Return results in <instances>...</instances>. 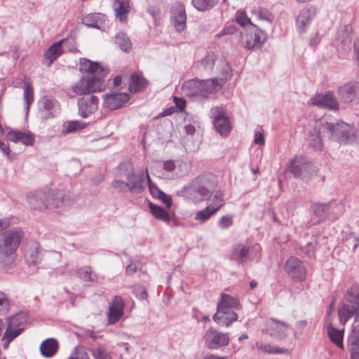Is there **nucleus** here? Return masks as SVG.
I'll list each match as a JSON object with an SVG mask.
<instances>
[{"label": "nucleus", "mask_w": 359, "mask_h": 359, "mask_svg": "<svg viewBox=\"0 0 359 359\" xmlns=\"http://www.w3.org/2000/svg\"><path fill=\"white\" fill-rule=\"evenodd\" d=\"M80 71L84 74L81 79L72 85V89L79 95L90 94L104 89L103 78L108 74V69L86 58L80 60Z\"/></svg>", "instance_id": "nucleus-1"}, {"label": "nucleus", "mask_w": 359, "mask_h": 359, "mask_svg": "<svg viewBox=\"0 0 359 359\" xmlns=\"http://www.w3.org/2000/svg\"><path fill=\"white\" fill-rule=\"evenodd\" d=\"M217 186V181L214 175H202L191 182L187 189V194L196 202L203 201L210 196Z\"/></svg>", "instance_id": "nucleus-2"}, {"label": "nucleus", "mask_w": 359, "mask_h": 359, "mask_svg": "<svg viewBox=\"0 0 359 359\" xmlns=\"http://www.w3.org/2000/svg\"><path fill=\"white\" fill-rule=\"evenodd\" d=\"M224 86L219 78L199 79L194 78L183 83L182 88L187 96L207 97L208 94L220 90Z\"/></svg>", "instance_id": "nucleus-3"}, {"label": "nucleus", "mask_w": 359, "mask_h": 359, "mask_svg": "<svg viewBox=\"0 0 359 359\" xmlns=\"http://www.w3.org/2000/svg\"><path fill=\"white\" fill-rule=\"evenodd\" d=\"M23 235V231L16 228L7 230L0 236V263L7 264L6 259L15 252Z\"/></svg>", "instance_id": "nucleus-4"}, {"label": "nucleus", "mask_w": 359, "mask_h": 359, "mask_svg": "<svg viewBox=\"0 0 359 359\" xmlns=\"http://www.w3.org/2000/svg\"><path fill=\"white\" fill-rule=\"evenodd\" d=\"M287 170L297 179L308 180L316 174L317 168L306 156L297 155L289 161Z\"/></svg>", "instance_id": "nucleus-5"}, {"label": "nucleus", "mask_w": 359, "mask_h": 359, "mask_svg": "<svg viewBox=\"0 0 359 359\" xmlns=\"http://www.w3.org/2000/svg\"><path fill=\"white\" fill-rule=\"evenodd\" d=\"M261 247L259 244L238 243L233 246L231 259L240 263L252 261L259 257Z\"/></svg>", "instance_id": "nucleus-6"}, {"label": "nucleus", "mask_w": 359, "mask_h": 359, "mask_svg": "<svg viewBox=\"0 0 359 359\" xmlns=\"http://www.w3.org/2000/svg\"><path fill=\"white\" fill-rule=\"evenodd\" d=\"M357 139V130L353 126H351L344 121L335 123L334 140L341 144L353 143Z\"/></svg>", "instance_id": "nucleus-7"}, {"label": "nucleus", "mask_w": 359, "mask_h": 359, "mask_svg": "<svg viewBox=\"0 0 359 359\" xmlns=\"http://www.w3.org/2000/svg\"><path fill=\"white\" fill-rule=\"evenodd\" d=\"M203 339L205 346L209 349H217L219 347L228 345L229 343L228 334L220 332L212 327L206 330Z\"/></svg>", "instance_id": "nucleus-8"}, {"label": "nucleus", "mask_w": 359, "mask_h": 359, "mask_svg": "<svg viewBox=\"0 0 359 359\" xmlns=\"http://www.w3.org/2000/svg\"><path fill=\"white\" fill-rule=\"evenodd\" d=\"M285 271L294 281L302 282L306 279V268L303 262L295 257H290L287 260Z\"/></svg>", "instance_id": "nucleus-9"}, {"label": "nucleus", "mask_w": 359, "mask_h": 359, "mask_svg": "<svg viewBox=\"0 0 359 359\" xmlns=\"http://www.w3.org/2000/svg\"><path fill=\"white\" fill-rule=\"evenodd\" d=\"M214 126L222 136H227L231 131L229 118L222 107H215L211 109Z\"/></svg>", "instance_id": "nucleus-10"}, {"label": "nucleus", "mask_w": 359, "mask_h": 359, "mask_svg": "<svg viewBox=\"0 0 359 359\" xmlns=\"http://www.w3.org/2000/svg\"><path fill=\"white\" fill-rule=\"evenodd\" d=\"M316 16V10L313 7L303 8L296 17V29L299 34L307 32L309 27Z\"/></svg>", "instance_id": "nucleus-11"}, {"label": "nucleus", "mask_w": 359, "mask_h": 359, "mask_svg": "<svg viewBox=\"0 0 359 359\" xmlns=\"http://www.w3.org/2000/svg\"><path fill=\"white\" fill-rule=\"evenodd\" d=\"M290 329V327L286 322L272 318L268 324L266 333L276 339L283 340L287 337Z\"/></svg>", "instance_id": "nucleus-12"}, {"label": "nucleus", "mask_w": 359, "mask_h": 359, "mask_svg": "<svg viewBox=\"0 0 359 359\" xmlns=\"http://www.w3.org/2000/svg\"><path fill=\"white\" fill-rule=\"evenodd\" d=\"M339 97L346 103L359 102V83L349 82L338 89Z\"/></svg>", "instance_id": "nucleus-13"}, {"label": "nucleus", "mask_w": 359, "mask_h": 359, "mask_svg": "<svg viewBox=\"0 0 359 359\" xmlns=\"http://www.w3.org/2000/svg\"><path fill=\"white\" fill-rule=\"evenodd\" d=\"M79 115L86 118L98 109V98L95 95H86L78 100Z\"/></svg>", "instance_id": "nucleus-14"}, {"label": "nucleus", "mask_w": 359, "mask_h": 359, "mask_svg": "<svg viewBox=\"0 0 359 359\" xmlns=\"http://www.w3.org/2000/svg\"><path fill=\"white\" fill-rule=\"evenodd\" d=\"M216 61V55L214 53H208L204 57L198 60L194 65V70L196 74L205 76H209L213 71Z\"/></svg>", "instance_id": "nucleus-15"}, {"label": "nucleus", "mask_w": 359, "mask_h": 359, "mask_svg": "<svg viewBox=\"0 0 359 359\" xmlns=\"http://www.w3.org/2000/svg\"><path fill=\"white\" fill-rule=\"evenodd\" d=\"M348 349L351 359H359V314L355 317L351 333L347 340Z\"/></svg>", "instance_id": "nucleus-16"}, {"label": "nucleus", "mask_w": 359, "mask_h": 359, "mask_svg": "<svg viewBox=\"0 0 359 359\" xmlns=\"http://www.w3.org/2000/svg\"><path fill=\"white\" fill-rule=\"evenodd\" d=\"M124 308L125 302L122 297L116 295L113 298L109 307L107 318L109 324H115L119 320L123 315Z\"/></svg>", "instance_id": "nucleus-17"}, {"label": "nucleus", "mask_w": 359, "mask_h": 359, "mask_svg": "<svg viewBox=\"0 0 359 359\" xmlns=\"http://www.w3.org/2000/svg\"><path fill=\"white\" fill-rule=\"evenodd\" d=\"M27 201L32 208L43 211L48 209L47 194L45 190H38L29 192L27 195Z\"/></svg>", "instance_id": "nucleus-18"}, {"label": "nucleus", "mask_w": 359, "mask_h": 359, "mask_svg": "<svg viewBox=\"0 0 359 359\" xmlns=\"http://www.w3.org/2000/svg\"><path fill=\"white\" fill-rule=\"evenodd\" d=\"M244 47L247 49L259 48L266 39V34L260 29L248 31L244 36Z\"/></svg>", "instance_id": "nucleus-19"}, {"label": "nucleus", "mask_w": 359, "mask_h": 359, "mask_svg": "<svg viewBox=\"0 0 359 359\" xmlns=\"http://www.w3.org/2000/svg\"><path fill=\"white\" fill-rule=\"evenodd\" d=\"M171 20L177 32L183 31L186 27L187 14L183 4H177L171 10Z\"/></svg>", "instance_id": "nucleus-20"}, {"label": "nucleus", "mask_w": 359, "mask_h": 359, "mask_svg": "<svg viewBox=\"0 0 359 359\" xmlns=\"http://www.w3.org/2000/svg\"><path fill=\"white\" fill-rule=\"evenodd\" d=\"M129 100V95L123 93H111L104 96V105L109 110L121 107Z\"/></svg>", "instance_id": "nucleus-21"}, {"label": "nucleus", "mask_w": 359, "mask_h": 359, "mask_svg": "<svg viewBox=\"0 0 359 359\" xmlns=\"http://www.w3.org/2000/svg\"><path fill=\"white\" fill-rule=\"evenodd\" d=\"M313 105L328 108L332 109H337L339 103L334 95L332 93H327L325 95H317L310 100Z\"/></svg>", "instance_id": "nucleus-22"}, {"label": "nucleus", "mask_w": 359, "mask_h": 359, "mask_svg": "<svg viewBox=\"0 0 359 359\" xmlns=\"http://www.w3.org/2000/svg\"><path fill=\"white\" fill-rule=\"evenodd\" d=\"M57 102L50 96H43L38 102V109L42 118L53 117V111L57 107Z\"/></svg>", "instance_id": "nucleus-23"}, {"label": "nucleus", "mask_w": 359, "mask_h": 359, "mask_svg": "<svg viewBox=\"0 0 359 359\" xmlns=\"http://www.w3.org/2000/svg\"><path fill=\"white\" fill-rule=\"evenodd\" d=\"M226 309H227L223 311H225V313H222L221 314H218V309H217V313L212 318L214 321L221 326L229 327L233 322L238 319V315L235 310H238L239 309L231 307H227Z\"/></svg>", "instance_id": "nucleus-24"}, {"label": "nucleus", "mask_w": 359, "mask_h": 359, "mask_svg": "<svg viewBox=\"0 0 359 359\" xmlns=\"http://www.w3.org/2000/svg\"><path fill=\"white\" fill-rule=\"evenodd\" d=\"M216 73L218 74V76L216 78H219V82L222 83L223 86L231 78V67L225 58H221L217 61Z\"/></svg>", "instance_id": "nucleus-25"}, {"label": "nucleus", "mask_w": 359, "mask_h": 359, "mask_svg": "<svg viewBox=\"0 0 359 359\" xmlns=\"http://www.w3.org/2000/svg\"><path fill=\"white\" fill-rule=\"evenodd\" d=\"M8 138L15 143L22 142L26 146H31L34 142V136L30 133L11 130L8 133Z\"/></svg>", "instance_id": "nucleus-26"}, {"label": "nucleus", "mask_w": 359, "mask_h": 359, "mask_svg": "<svg viewBox=\"0 0 359 359\" xmlns=\"http://www.w3.org/2000/svg\"><path fill=\"white\" fill-rule=\"evenodd\" d=\"M48 208H55L62 206L65 202V193L62 190L47 189Z\"/></svg>", "instance_id": "nucleus-27"}, {"label": "nucleus", "mask_w": 359, "mask_h": 359, "mask_svg": "<svg viewBox=\"0 0 359 359\" xmlns=\"http://www.w3.org/2000/svg\"><path fill=\"white\" fill-rule=\"evenodd\" d=\"M227 307L240 309L241 304L239 301L235 297L228 294L222 293L217 306L218 314L225 313V311H223L227 309Z\"/></svg>", "instance_id": "nucleus-28"}, {"label": "nucleus", "mask_w": 359, "mask_h": 359, "mask_svg": "<svg viewBox=\"0 0 359 359\" xmlns=\"http://www.w3.org/2000/svg\"><path fill=\"white\" fill-rule=\"evenodd\" d=\"M317 134L320 135L322 137H327L334 139L335 124L330 123L325 119L318 121L313 129Z\"/></svg>", "instance_id": "nucleus-29"}, {"label": "nucleus", "mask_w": 359, "mask_h": 359, "mask_svg": "<svg viewBox=\"0 0 359 359\" xmlns=\"http://www.w3.org/2000/svg\"><path fill=\"white\" fill-rule=\"evenodd\" d=\"M107 20L105 15L102 13H90L84 16L81 22L88 27L100 29Z\"/></svg>", "instance_id": "nucleus-30"}, {"label": "nucleus", "mask_w": 359, "mask_h": 359, "mask_svg": "<svg viewBox=\"0 0 359 359\" xmlns=\"http://www.w3.org/2000/svg\"><path fill=\"white\" fill-rule=\"evenodd\" d=\"M128 189L133 194L142 193L144 189V179L142 174L136 175L133 172V176L126 178Z\"/></svg>", "instance_id": "nucleus-31"}, {"label": "nucleus", "mask_w": 359, "mask_h": 359, "mask_svg": "<svg viewBox=\"0 0 359 359\" xmlns=\"http://www.w3.org/2000/svg\"><path fill=\"white\" fill-rule=\"evenodd\" d=\"M341 240L344 245L354 251L359 245V236L353 233L348 227L341 231Z\"/></svg>", "instance_id": "nucleus-32"}, {"label": "nucleus", "mask_w": 359, "mask_h": 359, "mask_svg": "<svg viewBox=\"0 0 359 359\" xmlns=\"http://www.w3.org/2000/svg\"><path fill=\"white\" fill-rule=\"evenodd\" d=\"M358 314H359V311L355 306L343 304L342 306L338 309L339 321L342 325H345L351 316H354L355 321Z\"/></svg>", "instance_id": "nucleus-33"}, {"label": "nucleus", "mask_w": 359, "mask_h": 359, "mask_svg": "<svg viewBox=\"0 0 359 359\" xmlns=\"http://www.w3.org/2000/svg\"><path fill=\"white\" fill-rule=\"evenodd\" d=\"M58 350V342L53 338L44 340L40 346V351L46 358L53 357Z\"/></svg>", "instance_id": "nucleus-34"}, {"label": "nucleus", "mask_w": 359, "mask_h": 359, "mask_svg": "<svg viewBox=\"0 0 359 359\" xmlns=\"http://www.w3.org/2000/svg\"><path fill=\"white\" fill-rule=\"evenodd\" d=\"M114 8L116 16L123 22L126 19L130 11L129 0H114Z\"/></svg>", "instance_id": "nucleus-35"}, {"label": "nucleus", "mask_w": 359, "mask_h": 359, "mask_svg": "<svg viewBox=\"0 0 359 359\" xmlns=\"http://www.w3.org/2000/svg\"><path fill=\"white\" fill-rule=\"evenodd\" d=\"M65 39H62L56 43L51 45L45 53V58L49 60L48 65L53 63L62 53V44L65 41Z\"/></svg>", "instance_id": "nucleus-36"}, {"label": "nucleus", "mask_w": 359, "mask_h": 359, "mask_svg": "<svg viewBox=\"0 0 359 359\" xmlns=\"http://www.w3.org/2000/svg\"><path fill=\"white\" fill-rule=\"evenodd\" d=\"M25 259L26 262L29 265L36 264L41 262V255L38 243H36V245L33 248L30 247L26 250Z\"/></svg>", "instance_id": "nucleus-37"}, {"label": "nucleus", "mask_w": 359, "mask_h": 359, "mask_svg": "<svg viewBox=\"0 0 359 359\" xmlns=\"http://www.w3.org/2000/svg\"><path fill=\"white\" fill-rule=\"evenodd\" d=\"M149 207L151 213L156 219L161 220L166 224L170 222L171 217L166 210L151 203H149Z\"/></svg>", "instance_id": "nucleus-38"}, {"label": "nucleus", "mask_w": 359, "mask_h": 359, "mask_svg": "<svg viewBox=\"0 0 359 359\" xmlns=\"http://www.w3.org/2000/svg\"><path fill=\"white\" fill-rule=\"evenodd\" d=\"M147 80L137 73L132 74L129 84V90L131 93H137L147 86Z\"/></svg>", "instance_id": "nucleus-39"}, {"label": "nucleus", "mask_w": 359, "mask_h": 359, "mask_svg": "<svg viewBox=\"0 0 359 359\" xmlns=\"http://www.w3.org/2000/svg\"><path fill=\"white\" fill-rule=\"evenodd\" d=\"M135 172L132 163L127 161L123 162L117 167L115 175L118 178H129L133 176Z\"/></svg>", "instance_id": "nucleus-40"}, {"label": "nucleus", "mask_w": 359, "mask_h": 359, "mask_svg": "<svg viewBox=\"0 0 359 359\" xmlns=\"http://www.w3.org/2000/svg\"><path fill=\"white\" fill-rule=\"evenodd\" d=\"M79 278L83 282H96L97 280V276L95 273H93V271L90 266H84L81 267L77 271Z\"/></svg>", "instance_id": "nucleus-41"}, {"label": "nucleus", "mask_w": 359, "mask_h": 359, "mask_svg": "<svg viewBox=\"0 0 359 359\" xmlns=\"http://www.w3.org/2000/svg\"><path fill=\"white\" fill-rule=\"evenodd\" d=\"M220 208V205L207 206L205 209L198 211L195 215V219L204 222L207 221L212 215L215 214Z\"/></svg>", "instance_id": "nucleus-42"}, {"label": "nucleus", "mask_w": 359, "mask_h": 359, "mask_svg": "<svg viewBox=\"0 0 359 359\" xmlns=\"http://www.w3.org/2000/svg\"><path fill=\"white\" fill-rule=\"evenodd\" d=\"M330 207L332 208V203L329 201L328 203H313L311 208L316 216L329 218Z\"/></svg>", "instance_id": "nucleus-43"}, {"label": "nucleus", "mask_w": 359, "mask_h": 359, "mask_svg": "<svg viewBox=\"0 0 359 359\" xmlns=\"http://www.w3.org/2000/svg\"><path fill=\"white\" fill-rule=\"evenodd\" d=\"M328 335L330 340L334 344H335L338 347L344 348V330H339L330 325L328 327Z\"/></svg>", "instance_id": "nucleus-44"}, {"label": "nucleus", "mask_w": 359, "mask_h": 359, "mask_svg": "<svg viewBox=\"0 0 359 359\" xmlns=\"http://www.w3.org/2000/svg\"><path fill=\"white\" fill-rule=\"evenodd\" d=\"M86 126V124L79 121H70L65 122L62 125V134L67 135L76 130H81Z\"/></svg>", "instance_id": "nucleus-45"}, {"label": "nucleus", "mask_w": 359, "mask_h": 359, "mask_svg": "<svg viewBox=\"0 0 359 359\" xmlns=\"http://www.w3.org/2000/svg\"><path fill=\"white\" fill-rule=\"evenodd\" d=\"M332 208L330 207L329 211V219L331 220H335L343 215L345 211L344 205L341 202L337 201H331Z\"/></svg>", "instance_id": "nucleus-46"}, {"label": "nucleus", "mask_w": 359, "mask_h": 359, "mask_svg": "<svg viewBox=\"0 0 359 359\" xmlns=\"http://www.w3.org/2000/svg\"><path fill=\"white\" fill-rule=\"evenodd\" d=\"M308 145L315 151H321L323 147V137L313 130L311 131L308 138Z\"/></svg>", "instance_id": "nucleus-47"}, {"label": "nucleus", "mask_w": 359, "mask_h": 359, "mask_svg": "<svg viewBox=\"0 0 359 359\" xmlns=\"http://www.w3.org/2000/svg\"><path fill=\"white\" fill-rule=\"evenodd\" d=\"M115 43L123 51L128 52L132 47L129 38L125 33L119 32L114 38Z\"/></svg>", "instance_id": "nucleus-48"}, {"label": "nucleus", "mask_w": 359, "mask_h": 359, "mask_svg": "<svg viewBox=\"0 0 359 359\" xmlns=\"http://www.w3.org/2000/svg\"><path fill=\"white\" fill-rule=\"evenodd\" d=\"M225 2L226 0H222ZM219 0H192V5L195 8L200 11H205L213 8Z\"/></svg>", "instance_id": "nucleus-49"}, {"label": "nucleus", "mask_w": 359, "mask_h": 359, "mask_svg": "<svg viewBox=\"0 0 359 359\" xmlns=\"http://www.w3.org/2000/svg\"><path fill=\"white\" fill-rule=\"evenodd\" d=\"M256 347L257 349L269 354H282L286 351V349L285 348L273 346L271 344L256 343Z\"/></svg>", "instance_id": "nucleus-50"}, {"label": "nucleus", "mask_w": 359, "mask_h": 359, "mask_svg": "<svg viewBox=\"0 0 359 359\" xmlns=\"http://www.w3.org/2000/svg\"><path fill=\"white\" fill-rule=\"evenodd\" d=\"M90 351L95 359H112L110 352L102 344Z\"/></svg>", "instance_id": "nucleus-51"}, {"label": "nucleus", "mask_w": 359, "mask_h": 359, "mask_svg": "<svg viewBox=\"0 0 359 359\" xmlns=\"http://www.w3.org/2000/svg\"><path fill=\"white\" fill-rule=\"evenodd\" d=\"M252 13L259 20H266L272 22L273 20V15L267 9L264 8H258L252 11Z\"/></svg>", "instance_id": "nucleus-52"}, {"label": "nucleus", "mask_w": 359, "mask_h": 359, "mask_svg": "<svg viewBox=\"0 0 359 359\" xmlns=\"http://www.w3.org/2000/svg\"><path fill=\"white\" fill-rule=\"evenodd\" d=\"M27 321V316L24 313H17L8 320V325L18 327Z\"/></svg>", "instance_id": "nucleus-53"}, {"label": "nucleus", "mask_w": 359, "mask_h": 359, "mask_svg": "<svg viewBox=\"0 0 359 359\" xmlns=\"http://www.w3.org/2000/svg\"><path fill=\"white\" fill-rule=\"evenodd\" d=\"M23 330V328L15 327L8 325V327L4 332V337L8 341H11L17 337L20 334H21Z\"/></svg>", "instance_id": "nucleus-54"}, {"label": "nucleus", "mask_w": 359, "mask_h": 359, "mask_svg": "<svg viewBox=\"0 0 359 359\" xmlns=\"http://www.w3.org/2000/svg\"><path fill=\"white\" fill-rule=\"evenodd\" d=\"M68 359H90V357L86 348L83 346L79 345L75 347Z\"/></svg>", "instance_id": "nucleus-55"}, {"label": "nucleus", "mask_w": 359, "mask_h": 359, "mask_svg": "<svg viewBox=\"0 0 359 359\" xmlns=\"http://www.w3.org/2000/svg\"><path fill=\"white\" fill-rule=\"evenodd\" d=\"M346 299L348 302L359 306V288L351 287L347 291Z\"/></svg>", "instance_id": "nucleus-56"}, {"label": "nucleus", "mask_w": 359, "mask_h": 359, "mask_svg": "<svg viewBox=\"0 0 359 359\" xmlns=\"http://www.w3.org/2000/svg\"><path fill=\"white\" fill-rule=\"evenodd\" d=\"M233 224V216L232 215H226L221 217L218 222L217 226L221 229H227Z\"/></svg>", "instance_id": "nucleus-57"}, {"label": "nucleus", "mask_w": 359, "mask_h": 359, "mask_svg": "<svg viewBox=\"0 0 359 359\" xmlns=\"http://www.w3.org/2000/svg\"><path fill=\"white\" fill-rule=\"evenodd\" d=\"M24 99L26 102L27 105V109L29 110L30 104L34 101V93H33V89L32 87L28 84L25 83L24 85Z\"/></svg>", "instance_id": "nucleus-58"}, {"label": "nucleus", "mask_w": 359, "mask_h": 359, "mask_svg": "<svg viewBox=\"0 0 359 359\" xmlns=\"http://www.w3.org/2000/svg\"><path fill=\"white\" fill-rule=\"evenodd\" d=\"M147 179L151 194L154 197L158 198L163 194V191L158 189V187L151 182L148 173H147Z\"/></svg>", "instance_id": "nucleus-59"}, {"label": "nucleus", "mask_w": 359, "mask_h": 359, "mask_svg": "<svg viewBox=\"0 0 359 359\" xmlns=\"http://www.w3.org/2000/svg\"><path fill=\"white\" fill-rule=\"evenodd\" d=\"M9 301L4 292L0 291V314H5L9 310Z\"/></svg>", "instance_id": "nucleus-60"}, {"label": "nucleus", "mask_w": 359, "mask_h": 359, "mask_svg": "<svg viewBox=\"0 0 359 359\" xmlns=\"http://www.w3.org/2000/svg\"><path fill=\"white\" fill-rule=\"evenodd\" d=\"M236 18L237 22L242 27H244L250 22V19L243 11H238L236 12Z\"/></svg>", "instance_id": "nucleus-61"}, {"label": "nucleus", "mask_w": 359, "mask_h": 359, "mask_svg": "<svg viewBox=\"0 0 359 359\" xmlns=\"http://www.w3.org/2000/svg\"><path fill=\"white\" fill-rule=\"evenodd\" d=\"M133 292L140 299H146L147 297V292L144 287L142 285H137L133 287Z\"/></svg>", "instance_id": "nucleus-62"}, {"label": "nucleus", "mask_w": 359, "mask_h": 359, "mask_svg": "<svg viewBox=\"0 0 359 359\" xmlns=\"http://www.w3.org/2000/svg\"><path fill=\"white\" fill-rule=\"evenodd\" d=\"M111 186L113 188L118 190L121 192H125L128 189V184L126 182L121 180H114L111 182Z\"/></svg>", "instance_id": "nucleus-63"}, {"label": "nucleus", "mask_w": 359, "mask_h": 359, "mask_svg": "<svg viewBox=\"0 0 359 359\" xmlns=\"http://www.w3.org/2000/svg\"><path fill=\"white\" fill-rule=\"evenodd\" d=\"M223 194L220 192H217L214 196V198L212 199V203L210 205V206H217L220 205V208L223 205Z\"/></svg>", "instance_id": "nucleus-64"}]
</instances>
